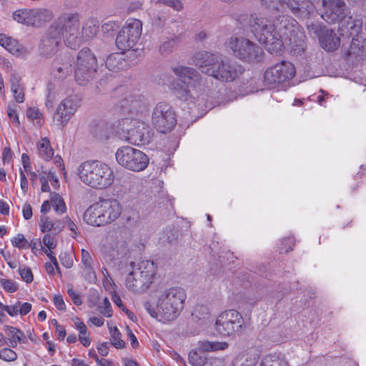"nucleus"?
Segmentation results:
<instances>
[{"instance_id":"obj_19","label":"nucleus","mask_w":366,"mask_h":366,"mask_svg":"<svg viewBox=\"0 0 366 366\" xmlns=\"http://www.w3.org/2000/svg\"><path fill=\"white\" fill-rule=\"evenodd\" d=\"M102 212L104 224H110L117 220L122 212L119 202L114 199H102L98 201Z\"/></svg>"},{"instance_id":"obj_6","label":"nucleus","mask_w":366,"mask_h":366,"mask_svg":"<svg viewBox=\"0 0 366 366\" xmlns=\"http://www.w3.org/2000/svg\"><path fill=\"white\" fill-rule=\"evenodd\" d=\"M76 173L84 184L95 189H107L115 180L112 168L109 164L97 160L82 162L78 167Z\"/></svg>"},{"instance_id":"obj_61","label":"nucleus","mask_w":366,"mask_h":366,"mask_svg":"<svg viewBox=\"0 0 366 366\" xmlns=\"http://www.w3.org/2000/svg\"><path fill=\"white\" fill-rule=\"evenodd\" d=\"M5 311L11 317L20 315L19 302L12 306L5 305Z\"/></svg>"},{"instance_id":"obj_32","label":"nucleus","mask_w":366,"mask_h":366,"mask_svg":"<svg viewBox=\"0 0 366 366\" xmlns=\"http://www.w3.org/2000/svg\"><path fill=\"white\" fill-rule=\"evenodd\" d=\"M38 155L44 160L49 161L54 156V149L51 147L50 141L47 137L41 138L36 143Z\"/></svg>"},{"instance_id":"obj_31","label":"nucleus","mask_w":366,"mask_h":366,"mask_svg":"<svg viewBox=\"0 0 366 366\" xmlns=\"http://www.w3.org/2000/svg\"><path fill=\"white\" fill-rule=\"evenodd\" d=\"M53 17L51 11L45 9H32L31 26H40Z\"/></svg>"},{"instance_id":"obj_11","label":"nucleus","mask_w":366,"mask_h":366,"mask_svg":"<svg viewBox=\"0 0 366 366\" xmlns=\"http://www.w3.org/2000/svg\"><path fill=\"white\" fill-rule=\"evenodd\" d=\"M245 324L240 312L235 310L222 312L215 321V330L223 337H234L242 334Z\"/></svg>"},{"instance_id":"obj_17","label":"nucleus","mask_w":366,"mask_h":366,"mask_svg":"<svg viewBox=\"0 0 366 366\" xmlns=\"http://www.w3.org/2000/svg\"><path fill=\"white\" fill-rule=\"evenodd\" d=\"M79 107V100L76 96H69L63 99L56 111V119L59 124L65 126L76 112Z\"/></svg>"},{"instance_id":"obj_15","label":"nucleus","mask_w":366,"mask_h":366,"mask_svg":"<svg viewBox=\"0 0 366 366\" xmlns=\"http://www.w3.org/2000/svg\"><path fill=\"white\" fill-rule=\"evenodd\" d=\"M97 61L96 56L88 48L82 49L78 54L75 79L79 84L92 79L97 72Z\"/></svg>"},{"instance_id":"obj_26","label":"nucleus","mask_w":366,"mask_h":366,"mask_svg":"<svg viewBox=\"0 0 366 366\" xmlns=\"http://www.w3.org/2000/svg\"><path fill=\"white\" fill-rule=\"evenodd\" d=\"M290 7L292 13L297 15L298 17L305 20H311L315 19L317 16V12L313 4L310 1H306L302 2V5L297 6H292V4H287Z\"/></svg>"},{"instance_id":"obj_8","label":"nucleus","mask_w":366,"mask_h":366,"mask_svg":"<svg viewBox=\"0 0 366 366\" xmlns=\"http://www.w3.org/2000/svg\"><path fill=\"white\" fill-rule=\"evenodd\" d=\"M155 272L152 261L143 260L131 262L125 280L127 288L134 293H142L151 285Z\"/></svg>"},{"instance_id":"obj_29","label":"nucleus","mask_w":366,"mask_h":366,"mask_svg":"<svg viewBox=\"0 0 366 366\" xmlns=\"http://www.w3.org/2000/svg\"><path fill=\"white\" fill-rule=\"evenodd\" d=\"M105 64L109 70L113 71L124 69L128 66L123 52L114 53L108 56Z\"/></svg>"},{"instance_id":"obj_23","label":"nucleus","mask_w":366,"mask_h":366,"mask_svg":"<svg viewBox=\"0 0 366 366\" xmlns=\"http://www.w3.org/2000/svg\"><path fill=\"white\" fill-rule=\"evenodd\" d=\"M83 220L89 225L94 227L104 226L102 212L98 202L89 207L83 214Z\"/></svg>"},{"instance_id":"obj_27","label":"nucleus","mask_w":366,"mask_h":366,"mask_svg":"<svg viewBox=\"0 0 366 366\" xmlns=\"http://www.w3.org/2000/svg\"><path fill=\"white\" fill-rule=\"evenodd\" d=\"M71 72V64L68 56H65L64 62H60L59 60H56L52 65L51 74L54 79L58 80L65 79Z\"/></svg>"},{"instance_id":"obj_51","label":"nucleus","mask_w":366,"mask_h":366,"mask_svg":"<svg viewBox=\"0 0 366 366\" xmlns=\"http://www.w3.org/2000/svg\"><path fill=\"white\" fill-rule=\"evenodd\" d=\"M19 274L21 279L26 283H31L34 280L32 272L28 267H20L19 268Z\"/></svg>"},{"instance_id":"obj_57","label":"nucleus","mask_w":366,"mask_h":366,"mask_svg":"<svg viewBox=\"0 0 366 366\" xmlns=\"http://www.w3.org/2000/svg\"><path fill=\"white\" fill-rule=\"evenodd\" d=\"M158 2L173 8L176 11H181L183 4L179 0H158Z\"/></svg>"},{"instance_id":"obj_28","label":"nucleus","mask_w":366,"mask_h":366,"mask_svg":"<svg viewBox=\"0 0 366 366\" xmlns=\"http://www.w3.org/2000/svg\"><path fill=\"white\" fill-rule=\"evenodd\" d=\"M9 84L14 100L17 103L24 102L25 88L21 82V77L16 74H12L10 76Z\"/></svg>"},{"instance_id":"obj_45","label":"nucleus","mask_w":366,"mask_h":366,"mask_svg":"<svg viewBox=\"0 0 366 366\" xmlns=\"http://www.w3.org/2000/svg\"><path fill=\"white\" fill-rule=\"evenodd\" d=\"M17 357L16 352L11 347H4L0 350V360L5 362H14Z\"/></svg>"},{"instance_id":"obj_64","label":"nucleus","mask_w":366,"mask_h":366,"mask_svg":"<svg viewBox=\"0 0 366 366\" xmlns=\"http://www.w3.org/2000/svg\"><path fill=\"white\" fill-rule=\"evenodd\" d=\"M59 259L63 266L66 268H70L73 265V261L71 258L66 253L61 254Z\"/></svg>"},{"instance_id":"obj_37","label":"nucleus","mask_w":366,"mask_h":366,"mask_svg":"<svg viewBox=\"0 0 366 366\" xmlns=\"http://www.w3.org/2000/svg\"><path fill=\"white\" fill-rule=\"evenodd\" d=\"M50 200L54 211L59 214H62L66 211V207L63 198L56 193H51Z\"/></svg>"},{"instance_id":"obj_39","label":"nucleus","mask_w":366,"mask_h":366,"mask_svg":"<svg viewBox=\"0 0 366 366\" xmlns=\"http://www.w3.org/2000/svg\"><path fill=\"white\" fill-rule=\"evenodd\" d=\"M109 332L111 335V344L117 349L124 347L125 342L121 338V333L117 327H109Z\"/></svg>"},{"instance_id":"obj_33","label":"nucleus","mask_w":366,"mask_h":366,"mask_svg":"<svg viewBox=\"0 0 366 366\" xmlns=\"http://www.w3.org/2000/svg\"><path fill=\"white\" fill-rule=\"evenodd\" d=\"M260 366H290L285 356L282 354L273 353L265 355Z\"/></svg>"},{"instance_id":"obj_48","label":"nucleus","mask_w":366,"mask_h":366,"mask_svg":"<svg viewBox=\"0 0 366 366\" xmlns=\"http://www.w3.org/2000/svg\"><path fill=\"white\" fill-rule=\"evenodd\" d=\"M11 243L14 247L18 248L26 249L29 247V242L22 234H18L16 237L11 239Z\"/></svg>"},{"instance_id":"obj_55","label":"nucleus","mask_w":366,"mask_h":366,"mask_svg":"<svg viewBox=\"0 0 366 366\" xmlns=\"http://www.w3.org/2000/svg\"><path fill=\"white\" fill-rule=\"evenodd\" d=\"M56 99V92L51 88L48 89V94L45 102V106L47 109H51L54 106V103Z\"/></svg>"},{"instance_id":"obj_43","label":"nucleus","mask_w":366,"mask_h":366,"mask_svg":"<svg viewBox=\"0 0 366 366\" xmlns=\"http://www.w3.org/2000/svg\"><path fill=\"white\" fill-rule=\"evenodd\" d=\"M306 27L308 31L311 34L313 33L315 35L320 38V35L322 34L324 29H327L322 24L319 22H314L312 19L307 20L305 22Z\"/></svg>"},{"instance_id":"obj_3","label":"nucleus","mask_w":366,"mask_h":366,"mask_svg":"<svg viewBox=\"0 0 366 366\" xmlns=\"http://www.w3.org/2000/svg\"><path fill=\"white\" fill-rule=\"evenodd\" d=\"M187 298L184 289L173 287L159 292L156 297V307L144 303V308L151 317L167 323L176 320L181 314Z\"/></svg>"},{"instance_id":"obj_53","label":"nucleus","mask_w":366,"mask_h":366,"mask_svg":"<svg viewBox=\"0 0 366 366\" xmlns=\"http://www.w3.org/2000/svg\"><path fill=\"white\" fill-rule=\"evenodd\" d=\"M0 283L2 287L8 292H14L18 289L17 284L11 280L1 279Z\"/></svg>"},{"instance_id":"obj_14","label":"nucleus","mask_w":366,"mask_h":366,"mask_svg":"<svg viewBox=\"0 0 366 366\" xmlns=\"http://www.w3.org/2000/svg\"><path fill=\"white\" fill-rule=\"evenodd\" d=\"M142 32V23L137 19H128L116 38V45L122 51L132 49L139 41Z\"/></svg>"},{"instance_id":"obj_42","label":"nucleus","mask_w":366,"mask_h":366,"mask_svg":"<svg viewBox=\"0 0 366 366\" xmlns=\"http://www.w3.org/2000/svg\"><path fill=\"white\" fill-rule=\"evenodd\" d=\"M199 320H207L210 317V311L207 305H197L192 313Z\"/></svg>"},{"instance_id":"obj_36","label":"nucleus","mask_w":366,"mask_h":366,"mask_svg":"<svg viewBox=\"0 0 366 366\" xmlns=\"http://www.w3.org/2000/svg\"><path fill=\"white\" fill-rule=\"evenodd\" d=\"M12 17L18 23L31 26V9H18L13 13Z\"/></svg>"},{"instance_id":"obj_22","label":"nucleus","mask_w":366,"mask_h":366,"mask_svg":"<svg viewBox=\"0 0 366 366\" xmlns=\"http://www.w3.org/2000/svg\"><path fill=\"white\" fill-rule=\"evenodd\" d=\"M319 41L322 49L327 51L337 50L340 44V38L332 29H324L320 35Z\"/></svg>"},{"instance_id":"obj_62","label":"nucleus","mask_w":366,"mask_h":366,"mask_svg":"<svg viewBox=\"0 0 366 366\" xmlns=\"http://www.w3.org/2000/svg\"><path fill=\"white\" fill-rule=\"evenodd\" d=\"M21 163L25 172L29 173L32 169L30 158L28 154L24 153L21 155Z\"/></svg>"},{"instance_id":"obj_2","label":"nucleus","mask_w":366,"mask_h":366,"mask_svg":"<svg viewBox=\"0 0 366 366\" xmlns=\"http://www.w3.org/2000/svg\"><path fill=\"white\" fill-rule=\"evenodd\" d=\"M249 24L256 38L271 54L282 51L284 41L297 44L303 37L296 20L287 15L272 21L254 14L251 16Z\"/></svg>"},{"instance_id":"obj_25","label":"nucleus","mask_w":366,"mask_h":366,"mask_svg":"<svg viewBox=\"0 0 366 366\" xmlns=\"http://www.w3.org/2000/svg\"><path fill=\"white\" fill-rule=\"evenodd\" d=\"M0 45L16 56L26 55L27 51L19 41L5 34H0Z\"/></svg>"},{"instance_id":"obj_60","label":"nucleus","mask_w":366,"mask_h":366,"mask_svg":"<svg viewBox=\"0 0 366 366\" xmlns=\"http://www.w3.org/2000/svg\"><path fill=\"white\" fill-rule=\"evenodd\" d=\"M79 340L84 347H89L91 345L92 340L87 332V330L84 332H79Z\"/></svg>"},{"instance_id":"obj_1","label":"nucleus","mask_w":366,"mask_h":366,"mask_svg":"<svg viewBox=\"0 0 366 366\" xmlns=\"http://www.w3.org/2000/svg\"><path fill=\"white\" fill-rule=\"evenodd\" d=\"M249 24L256 38L271 54L282 51L284 41L297 44L303 37L296 20L287 15L272 21L254 14L251 16Z\"/></svg>"},{"instance_id":"obj_47","label":"nucleus","mask_w":366,"mask_h":366,"mask_svg":"<svg viewBox=\"0 0 366 366\" xmlns=\"http://www.w3.org/2000/svg\"><path fill=\"white\" fill-rule=\"evenodd\" d=\"M99 312L107 317L112 316L113 312L112 305L107 297L104 298L102 305L98 307Z\"/></svg>"},{"instance_id":"obj_12","label":"nucleus","mask_w":366,"mask_h":366,"mask_svg":"<svg viewBox=\"0 0 366 366\" xmlns=\"http://www.w3.org/2000/svg\"><path fill=\"white\" fill-rule=\"evenodd\" d=\"M228 47L235 57L246 62H259L263 56L262 49L243 36H232L228 42Z\"/></svg>"},{"instance_id":"obj_44","label":"nucleus","mask_w":366,"mask_h":366,"mask_svg":"<svg viewBox=\"0 0 366 366\" xmlns=\"http://www.w3.org/2000/svg\"><path fill=\"white\" fill-rule=\"evenodd\" d=\"M362 29V22L358 19H352L349 17L347 21V29L350 35L353 36L360 32Z\"/></svg>"},{"instance_id":"obj_34","label":"nucleus","mask_w":366,"mask_h":366,"mask_svg":"<svg viewBox=\"0 0 366 366\" xmlns=\"http://www.w3.org/2000/svg\"><path fill=\"white\" fill-rule=\"evenodd\" d=\"M229 344L227 342L220 341H202L199 344V349L202 352L223 351L228 348Z\"/></svg>"},{"instance_id":"obj_59","label":"nucleus","mask_w":366,"mask_h":366,"mask_svg":"<svg viewBox=\"0 0 366 366\" xmlns=\"http://www.w3.org/2000/svg\"><path fill=\"white\" fill-rule=\"evenodd\" d=\"M67 294L74 305L79 306L82 304V300L80 295L72 287L68 288Z\"/></svg>"},{"instance_id":"obj_13","label":"nucleus","mask_w":366,"mask_h":366,"mask_svg":"<svg viewBox=\"0 0 366 366\" xmlns=\"http://www.w3.org/2000/svg\"><path fill=\"white\" fill-rule=\"evenodd\" d=\"M115 157L119 165L128 170L137 172L144 170L149 162L146 154L130 146L119 148L116 152Z\"/></svg>"},{"instance_id":"obj_49","label":"nucleus","mask_w":366,"mask_h":366,"mask_svg":"<svg viewBox=\"0 0 366 366\" xmlns=\"http://www.w3.org/2000/svg\"><path fill=\"white\" fill-rule=\"evenodd\" d=\"M175 45V42L174 39L167 40L162 42L159 46V52L162 55H167L172 52L174 47Z\"/></svg>"},{"instance_id":"obj_63","label":"nucleus","mask_w":366,"mask_h":366,"mask_svg":"<svg viewBox=\"0 0 366 366\" xmlns=\"http://www.w3.org/2000/svg\"><path fill=\"white\" fill-rule=\"evenodd\" d=\"M7 114L11 122L15 124L16 126H19L20 122L16 111L14 108L9 107L7 109Z\"/></svg>"},{"instance_id":"obj_16","label":"nucleus","mask_w":366,"mask_h":366,"mask_svg":"<svg viewBox=\"0 0 366 366\" xmlns=\"http://www.w3.org/2000/svg\"><path fill=\"white\" fill-rule=\"evenodd\" d=\"M152 122L162 133L170 132L177 124L176 114L172 106L165 102L158 103L154 108Z\"/></svg>"},{"instance_id":"obj_4","label":"nucleus","mask_w":366,"mask_h":366,"mask_svg":"<svg viewBox=\"0 0 366 366\" xmlns=\"http://www.w3.org/2000/svg\"><path fill=\"white\" fill-rule=\"evenodd\" d=\"M192 63L202 72L225 81H232L242 74V66L231 64L221 56L208 51H198L192 56Z\"/></svg>"},{"instance_id":"obj_54","label":"nucleus","mask_w":366,"mask_h":366,"mask_svg":"<svg viewBox=\"0 0 366 366\" xmlns=\"http://www.w3.org/2000/svg\"><path fill=\"white\" fill-rule=\"evenodd\" d=\"M42 242L49 250H52L56 247V240L54 236H52L50 234H47L44 236Z\"/></svg>"},{"instance_id":"obj_30","label":"nucleus","mask_w":366,"mask_h":366,"mask_svg":"<svg viewBox=\"0 0 366 366\" xmlns=\"http://www.w3.org/2000/svg\"><path fill=\"white\" fill-rule=\"evenodd\" d=\"M257 356L252 350H244L239 352L232 361V366H255Z\"/></svg>"},{"instance_id":"obj_7","label":"nucleus","mask_w":366,"mask_h":366,"mask_svg":"<svg viewBox=\"0 0 366 366\" xmlns=\"http://www.w3.org/2000/svg\"><path fill=\"white\" fill-rule=\"evenodd\" d=\"M50 26L51 34H59L68 47L75 49L81 43L79 14L64 13Z\"/></svg>"},{"instance_id":"obj_46","label":"nucleus","mask_w":366,"mask_h":366,"mask_svg":"<svg viewBox=\"0 0 366 366\" xmlns=\"http://www.w3.org/2000/svg\"><path fill=\"white\" fill-rule=\"evenodd\" d=\"M169 31L172 35L181 34L184 31V26L182 21H172L169 24Z\"/></svg>"},{"instance_id":"obj_40","label":"nucleus","mask_w":366,"mask_h":366,"mask_svg":"<svg viewBox=\"0 0 366 366\" xmlns=\"http://www.w3.org/2000/svg\"><path fill=\"white\" fill-rule=\"evenodd\" d=\"M26 116L29 119L32 121L37 126H41L44 123L42 114L39 109L36 107H29L26 111Z\"/></svg>"},{"instance_id":"obj_9","label":"nucleus","mask_w":366,"mask_h":366,"mask_svg":"<svg viewBox=\"0 0 366 366\" xmlns=\"http://www.w3.org/2000/svg\"><path fill=\"white\" fill-rule=\"evenodd\" d=\"M295 74V65L290 61L282 60L266 69L263 74V81L269 89L285 90Z\"/></svg>"},{"instance_id":"obj_50","label":"nucleus","mask_w":366,"mask_h":366,"mask_svg":"<svg viewBox=\"0 0 366 366\" xmlns=\"http://www.w3.org/2000/svg\"><path fill=\"white\" fill-rule=\"evenodd\" d=\"M189 362L194 366H202L205 363L204 358L200 356L196 351L189 353Z\"/></svg>"},{"instance_id":"obj_20","label":"nucleus","mask_w":366,"mask_h":366,"mask_svg":"<svg viewBox=\"0 0 366 366\" xmlns=\"http://www.w3.org/2000/svg\"><path fill=\"white\" fill-rule=\"evenodd\" d=\"M324 12L321 17L329 23L335 22L344 17L345 3L342 0H322Z\"/></svg>"},{"instance_id":"obj_56","label":"nucleus","mask_w":366,"mask_h":366,"mask_svg":"<svg viewBox=\"0 0 366 366\" xmlns=\"http://www.w3.org/2000/svg\"><path fill=\"white\" fill-rule=\"evenodd\" d=\"M295 245V240L293 237H287L282 241L281 246L280 247V252H287L292 249Z\"/></svg>"},{"instance_id":"obj_18","label":"nucleus","mask_w":366,"mask_h":366,"mask_svg":"<svg viewBox=\"0 0 366 366\" xmlns=\"http://www.w3.org/2000/svg\"><path fill=\"white\" fill-rule=\"evenodd\" d=\"M117 106L125 113L139 114L143 112L146 106L142 96L131 92H125L120 97Z\"/></svg>"},{"instance_id":"obj_10","label":"nucleus","mask_w":366,"mask_h":366,"mask_svg":"<svg viewBox=\"0 0 366 366\" xmlns=\"http://www.w3.org/2000/svg\"><path fill=\"white\" fill-rule=\"evenodd\" d=\"M119 127L122 138L133 144H147L154 134L147 124L136 119L124 118L119 121Z\"/></svg>"},{"instance_id":"obj_21","label":"nucleus","mask_w":366,"mask_h":366,"mask_svg":"<svg viewBox=\"0 0 366 366\" xmlns=\"http://www.w3.org/2000/svg\"><path fill=\"white\" fill-rule=\"evenodd\" d=\"M61 40L63 39L59 34H51L50 26L41 39V54L46 57L53 55L58 51Z\"/></svg>"},{"instance_id":"obj_52","label":"nucleus","mask_w":366,"mask_h":366,"mask_svg":"<svg viewBox=\"0 0 366 366\" xmlns=\"http://www.w3.org/2000/svg\"><path fill=\"white\" fill-rule=\"evenodd\" d=\"M40 229L42 232H50L54 229L52 221L46 216H42L40 219Z\"/></svg>"},{"instance_id":"obj_58","label":"nucleus","mask_w":366,"mask_h":366,"mask_svg":"<svg viewBox=\"0 0 366 366\" xmlns=\"http://www.w3.org/2000/svg\"><path fill=\"white\" fill-rule=\"evenodd\" d=\"M64 223L65 226L67 227V228L71 232H73V234H71V237H76L78 234L77 226L76 225V224L69 217H65L64 218Z\"/></svg>"},{"instance_id":"obj_35","label":"nucleus","mask_w":366,"mask_h":366,"mask_svg":"<svg viewBox=\"0 0 366 366\" xmlns=\"http://www.w3.org/2000/svg\"><path fill=\"white\" fill-rule=\"evenodd\" d=\"M98 22L97 20L91 19H88L82 27V35L83 38L88 39L96 36L98 31Z\"/></svg>"},{"instance_id":"obj_38","label":"nucleus","mask_w":366,"mask_h":366,"mask_svg":"<svg viewBox=\"0 0 366 366\" xmlns=\"http://www.w3.org/2000/svg\"><path fill=\"white\" fill-rule=\"evenodd\" d=\"M81 263L84 264L85 269H86L88 271L89 278L91 280L94 279L95 274L93 271V267H92L93 260H92V258L90 254L89 253V252L84 249H81Z\"/></svg>"},{"instance_id":"obj_24","label":"nucleus","mask_w":366,"mask_h":366,"mask_svg":"<svg viewBox=\"0 0 366 366\" xmlns=\"http://www.w3.org/2000/svg\"><path fill=\"white\" fill-rule=\"evenodd\" d=\"M4 332L6 335V342L11 348H16L18 344H26L28 342L24 332L17 327L7 325L4 327Z\"/></svg>"},{"instance_id":"obj_41","label":"nucleus","mask_w":366,"mask_h":366,"mask_svg":"<svg viewBox=\"0 0 366 366\" xmlns=\"http://www.w3.org/2000/svg\"><path fill=\"white\" fill-rule=\"evenodd\" d=\"M124 219L126 224L129 227H135L140 221V216L137 211L130 209L126 212Z\"/></svg>"},{"instance_id":"obj_5","label":"nucleus","mask_w":366,"mask_h":366,"mask_svg":"<svg viewBox=\"0 0 366 366\" xmlns=\"http://www.w3.org/2000/svg\"><path fill=\"white\" fill-rule=\"evenodd\" d=\"M179 82L173 81L169 84L172 94L179 99L194 103L200 96L202 90L201 76L192 67L177 65L172 69Z\"/></svg>"}]
</instances>
